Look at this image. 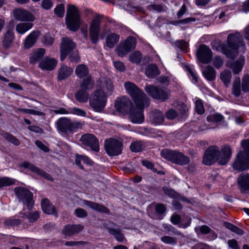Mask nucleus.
Wrapping results in <instances>:
<instances>
[{
    "mask_svg": "<svg viewBox=\"0 0 249 249\" xmlns=\"http://www.w3.org/2000/svg\"><path fill=\"white\" fill-rule=\"evenodd\" d=\"M110 234L113 235L115 239L119 242H123L124 237L123 233L120 232L119 229H115V230H111Z\"/></svg>",
    "mask_w": 249,
    "mask_h": 249,
    "instance_id": "obj_47",
    "label": "nucleus"
},
{
    "mask_svg": "<svg viewBox=\"0 0 249 249\" xmlns=\"http://www.w3.org/2000/svg\"><path fill=\"white\" fill-rule=\"evenodd\" d=\"M83 203L89 207V208L95 210L97 211L106 212L107 213L108 212V209L103 206H101L96 203H94L93 202H91L88 200H84L83 201Z\"/></svg>",
    "mask_w": 249,
    "mask_h": 249,
    "instance_id": "obj_35",
    "label": "nucleus"
},
{
    "mask_svg": "<svg viewBox=\"0 0 249 249\" xmlns=\"http://www.w3.org/2000/svg\"><path fill=\"white\" fill-rule=\"evenodd\" d=\"M195 110L198 114H202L204 112V108L202 101L198 99L195 104Z\"/></svg>",
    "mask_w": 249,
    "mask_h": 249,
    "instance_id": "obj_49",
    "label": "nucleus"
},
{
    "mask_svg": "<svg viewBox=\"0 0 249 249\" xmlns=\"http://www.w3.org/2000/svg\"><path fill=\"white\" fill-rule=\"evenodd\" d=\"M75 46L76 45L75 43L73 42L70 38L68 37L63 38L62 39L60 47L61 60L63 61L68 54L69 53Z\"/></svg>",
    "mask_w": 249,
    "mask_h": 249,
    "instance_id": "obj_15",
    "label": "nucleus"
},
{
    "mask_svg": "<svg viewBox=\"0 0 249 249\" xmlns=\"http://www.w3.org/2000/svg\"><path fill=\"white\" fill-rule=\"evenodd\" d=\"M80 141L83 145L89 147L92 151L96 152L99 151L98 140L93 134H84L81 136Z\"/></svg>",
    "mask_w": 249,
    "mask_h": 249,
    "instance_id": "obj_13",
    "label": "nucleus"
},
{
    "mask_svg": "<svg viewBox=\"0 0 249 249\" xmlns=\"http://www.w3.org/2000/svg\"><path fill=\"white\" fill-rule=\"evenodd\" d=\"M241 145L244 150L238 153L233 163V168L239 171L249 168V139L242 140Z\"/></svg>",
    "mask_w": 249,
    "mask_h": 249,
    "instance_id": "obj_3",
    "label": "nucleus"
},
{
    "mask_svg": "<svg viewBox=\"0 0 249 249\" xmlns=\"http://www.w3.org/2000/svg\"><path fill=\"white\" fill-rule=\"evenodd\" d=\"M142 143L141 141H136L131 143L130 149L133 152H138L142 149Z\"/></svg>",
    "mask_w": 249,
    "mask_h": 249,
    "instance_id": "obj_45",
    "label": "nucleus"
},
{
    "mask_svg": "<svg viewBox=\"0 0 249 249\" xmlns=\"http://www.w3.org/2000/svg\"><path fill=\"white\" fill-rule=\"evenodd\" d=\"M189 162L190 159L189 157L186 156L182 153L176 151L173 163L180 165H184L188 164Z\"/></svg>",
    "mask_w": 249,
    "mask_h": 249,
    "instance_id": "obj_26",
    "label": "nucleus"
},
{
    "mask_svg": "<svg viewBox=\"0 0 249 249\" xmlns=\"http://www.w3.org/2000/svg\"><path fill=\"white\" fill-rule=\"evenodd\" d=\"M145 91L153 98L164 102L168 100L170 95V91L153 85H149L145 87Z\"/></svg>",
    "mask_w": 249,
    "mask_h": 249,
    "instance_id": "obj_8",
    "label": "nucleus"
},
{
    "mask_svg": "<svg viewBox=\"0 0 249 249\" xmlns=\"http://www.w3.org/2000/svg\"><path fill=\"white\" fill-rule=\"evenodd\" d=\"M242 89L244 92L249 91V75H244L242 81Z\"/></svg>",
    "mask_w": 249,
    "mask_h": 249,
    "instance_id": "obj_48",
    "label": "nucleus"
},
{
    "mask_svg": "<svg viewBox=\"0 0 249 249\" xmlns=\"http://www.w3.org/2000/svg\"><path fill=\"white\" fill-rule=\"evenodd\" d=\"M213 64L216 68H220L223 64V60L219 56H215L213 59Z\"/></svg>",
    "mask_w": 249,
    "mask_h": 249,
    "instance_id": "obj_62",
    "label": "nucleus"
},
{
    "mask_svg": "<svg viewBox=\"0 0 249 249\" xmlns=\"http://www.w3.org/2000/svg\"><path fill=\"white\" fill-rule=\"evenodd\" d=\"M237 183L242 192L249 190V174H241L237 178Z\"/></svg>",
    "mask_w": 249,
    "mask_h": 249,
    "instance_id": "obj_23",
    "label": "nucleus"
},
{
    "mask_svg": "<svg viewBox=\"0 0 249 249\" xmlns=\"http://www.w3.org/2000/svg\"><path fill=\"white\" fill-rule=\"evenodd\" d=\"M4 223L8 226H17L21 223V220L19 219L9 218L5 219Z\"/></svg>",
    "mask_w": 249,
    "mask_h": 249,
    "instance_id": "obj_55",
    "label": "nucleus"
},
{
    "mask_svg": "<svg viewBox=\"0 0 249 249\" xmlns=\"http://www.w3.org/2000/svg\"><path fill=\"white\" fill-rule=\"evenodd\" d=\"M176 151L165 149L160 152V155L162 158L173 162Z\"/></svg>",
    "mask_w": 249,
    "mask_h": 249,
    "instance_id": "obj_44",
    "label": "nucleus"
},
{
    "mask_svg": "<svg viewBox=\"0 0 249 249\" xmlns=\"http://www.w3.org/2000/svg\"><path fill=\"white\" fill-rule=\"evenodd\" d=\"M15 36L13 32L8 30L4 35L2 41L3 47L7 49L11 47L14 39Z\"/></svg>",
    "mask_w": 249,
    "mask_h": 249,
    "instance_id": "obj_29",
    "label": "nucleus"
},
{
    "mask_svg": "<svg viewBox=\"0 0 249 249\" xmlns=\"http://www.w3.org/2000/svg\"><path fill=\"white\" fill-rule=\"evenodd\" d=\"M75 73L76 75L80 79L90 75L89 68L85 64L77 65L75 70Z\"/></svg>",
    "mask_w": 249,
    "mask_h": 249,
    "instance_id": "obj_27",
    "label": "nucleus"
},
{
    "mask_svg": "<svg viewBox=\"0 0 249 249\" xmlns=\"http://www.w3.org/2000/svg\"><path fill=\"white\" fill-rule=\"evenodd\" d=\"M55 14L59 17H62L64 15L65 8L63 4H59L56 6L54 10Z\"/></svg>",
    "mask_w": 249,
    "mask_h": 249,
    "instance_id": "obj_54",
    "label": "nucleus"
},
{
    "mask_svg": "<svg viewBox=\"0 0 249 249\" xmlns=\"http://www.w3.org/2000/svg\"><path fill=\"white\" fill-rule=\"evenodd\" d=\"M123 144L121 141L114 138L107 139L105 142V148L109 156H117L122 153Z\"/></svg>",
    "mask_w": 249,
    "mask_h": 249,
    "instance_id": "obj_11",
    "label": "nucleus"
},
{
    "mask_svg": "<svg viewBox=\"0 0 249 249\" xmlns=\"http://www.w3.org/2000/svg\"><path fill=\"white\" fill-rule=\"evenodd\" d=\"M73 71L72 68L65 65H61L58 71V80H62L67 78L72 73Z\"/></svg>",
    "mask_w": 249,
    "mask_h": 249,
    "instance_id": "obj_25",
    "label": "nucleus"
},
{
    "mask_svg": "<svg viewBox=\"0 0 249 249\" xmlns=\"http://www.w3.org/2000/svg\"><path fill=\"white\" fill-rule=\"evenodd\" d=\"M149 103H142V106H136L130 109L129 118L130 121L134 124H141L143 122L144 117L143 110L145 107H147Z\"/></svg>",
    "mask_w": 249,
    "mask_h": 249,
    "instance_id": "obj_12",
    "label": "nucleus"
},
{
    "mask_svg": "<svg viewBox=\"0 0 249 249\" xmlns=\"http://www.w3.org/2000/svg\"><path fill=\"white\" fill-rule=\"evenodd\" d=\"M33 26V24L31 22L20 23L16 27V31L19 34L23 35Z\"/></svg>",
    "mask_w": 249,
    "mask_h": 249,
    "instance_id": "obj_33",
    "label": "nucleus"
},
{
    "mask_svg": "<svg viewBox=\"0 0 249 249\" xmlns=\"http://www.w3.org/2000/svg\"><path fill=\"white\" fill-rule=\"evenodd\" d=\"M155 211L158 214H163L166 211L165 206L163 204H158L155 206Z\"/></svg>",
    "mask_w": 249,
    "mask_h": 249,
    "instance_id": "obj_64",
    "label": "nucleus"
},
{
    "mask_svg": "<svg viewBox=\"0 0 249 249\" xmlns=\"http://www.w3.org/2000/svg\"><path fill=\"white\" fill-rule=\"evenodd\" d=\"M228 47L223 48L222 51L228 57L234 59L237 55L238 49L244 52L245 50V43L241 34L236 32L231 34L227 37Z\"/></svg>",
    "mask_w": 249,
    "mask_h": 249,
    "instance_id": "obj_2",
    "label": "nucleus"
},
{
    "mask_svg": "<svg viewBox=\"0 0 249 249\" xmlns=\"http://www.w3.org/2000/svg\"><path fill=\"white\" fill-rule=\"evenodd\" d=\"M3 136L7 141L16 146H18L20 144L19 140L10 133H4Z\"/></svg>",
    "mask_w": 249,
    "mask_h": 249,
    "instance_id": "obj_46",
    "label": "nucleus"
},
{
    "mask_svg": "<svg viewBox=\"0 0 249 249\" xmlns=\"http://www.w3.org/2000/svg\"><path fill=\"white\" fill-rule=\"evenodd\" d=\"M102 90L106 91V95H111L113 90V86L111 81L109 79L105 80L102 85Z\"/></svg>",
    "mask_w": 249,
    "mask_h": 249,
    "instance_id": "obj_41",
    "label": "nucleus"
},
{
    "mask_svg": "<svg viewBox=\"0 0 249 249\" xmlns=\"http://www.w3.org/2000/svg\"><path fill=\"white\" fill-rule=\"evenodd\" d=\"M178 113L173 109L168 110L165 113L166 118L170 120H173L176 118Z\"/></svg>",
    "mask_w": 249,
    "mask_h": 249,
    "instance_id": "obj_61",
    "label": "nucleus"
},
{
    "mask_svg": "<svg viewBox=\"0 0 249 249\" xmlns=\"http://www.w3.org/2000/svg\"><path fill=\"white\" fill-rule=\"evenodd\" d=\"M57 61L54 59L46 57L40 61L39 67L43 70L51 71L55 67Z\"/></svg>",
    "mask_w": 249,
    "mask_h": 249,
    "instance_id": "obj_22",
    "label": "nucleus"
},
{
    "mask_svg": "<svg viewBox=\"0 0 249 249\" xmlns=\"http://www.w3.org/2000/svg\"><path fill=\"white\" fill-rule=\"evenodd\" d=\"M70 113H72L81 116H85L86 115V113L84 110L77 107L70 109Z\"/></svg>",
    "mask_w": 249,
    "mask_h": 249,
    "instance_id": "obj_60",
    "label": "nucleus"
},
{
    "mask_svg": "<svg viewBox=\"0 0 249 249\" xmlns=\"http://www.w3.org/2000/svg\"><path fill=\"white\" fill-rule=\"evenodd\" d=\"M113 65L115 69L120 71L123 72L125 71V67L124 64L121 61H116L113 62Z\"/></svg>",
    "mask_w": 249,
    "mask_h": 249,
    "instance_id": "obj_59",
    "label": "nucleus"
},
{
    "mask_svg": "<svg viewBox=\"0 0 249 249\" xmlns=\"http://www.w3.org/2000/svg\"><path fill=\"white\" fill-rule=\"evenodd\" d=\"M119 40V36L115 34L111 33L106 38V45L109 48H113Z\"/></svg>",
    "mask_w": 249,
    "mask_h": 249,
    "instance_id": "obj_32",
    "label": "nucleus"
},
{
    "mask_svg": "<svg viewBox=\"0 0 249 249\" xmlns=\"http://www.w3.org/2000/svg\"><path fill=\"white\" fill-rule=\"evenodd\" d=\"M124 88L128 94L132 97L136 106H141L142 103H149L150 100L146 95L135 84L126 82Z\"/></svg>",
    "mask_w": 249,
    "mask_h": 249,
    "instance_id": "obj_4",
    "label": "nucleus"
},
{
    "mask_svg": "<svg viewBox=\"0 0 249 249\" xmlns=\"http://www.w3.org/2000/svg\"><path fill=\"white\" fill-rule=\"evenodd\" d=\"M30 222H34L36 221L39 217V213L38 212L31 213L26 215Z\"/></svg>",
    "mask_w": 249,
    "mask_h": 249,
    "instance_id": "obj_57",
    "label": "nucleus"
},
{
    "mask_svg": "<svg viewBox=\"0 0 249 249\" xmlns=\"http://www.w3.org/2000/svg\"><path fill=\"white\" fill-rule=\"evenodd\" d=\"M41 207L43 211L48 214H53L57 216L55 207L50 203L49 200L45 198L42 200Z\"/></svg>",
    "mask_w": 249,
    "mask_h": 249,
    "instance_id": "obj_24",
    "label": "nucleus"
},
{
    "mask_svg": "<svg viewBox=\"0 0 249 249\" xmlns=\"http://www.w3.org/2000/svg\"><path fill=\"white\" fill-rule=\"evenodd\" d=\"M241 92V80L239 77H236L232 84V93L236 97H239Z\"/></svg>",
    "mask_w": 249,
    "mask_h": 249,
    "instance_id": "obj_37",
    "label": "nucleus"
},
{
    "mask_svg": "<svg viewBox=\"0 0 249 249\" xmlns=\"http://www.w3.org/2000/svg\"><path fill=\"white\" fill-rule=\"evenodd\" d=\"M19 166L22 167L25 169H28L32 172L35 173L49 180L53 181V178L50 175L39 169L38 167L36 166L29 161H24L22 163H20L19 164Z\"/></svg>",
    "mask_w": 249,
    "mask_h": 249,
    "instance_id": "obj_17",
    "label": "nucleus"
},
{
    "mask_svg": "<svg viewBox=\"0 0 249 249\" xmlns=\"http://www.w3.org/2000/svg\"><path fill=\"white\" fill-rule=\"evenodd\" d=\"M40 35V33L38 31H34L31 32L24 40L23 43L24 48L28 49L32 47Z\"/></svg>",
    "mask_w": 249,
    "mask_h": 249,
    "instance_id": "obj_21",
    "label": "nucleus"
},
{
    "mask_svg": "<svg viewBox=\"0 0 249 249\" xmlns=\"http://www.w3.org/2000/svg\"><path fill=\"white\" fill-rule=\"evenodd\" d=\"M148 7L150 10H153L158 12L164 11V6L160 4H151Z\"/></svg>",
    "mask_w": 249,
    "mask_h": 249,
    "instance_id": "obj_63",
    "label": "nucleus"
},
{
    "mask_svg": "<svg viewBox=\"0 0 249 249\" xmlns=\"http://www.w3.org/2000/svg\"><path fill=\"white\" fill-rule=\"evenodd\" d=\"M81 161L87 164H91L92 161L88 157L84 155H77L76 156L75 163L81 169L83 170L84 167L81 164Z\"/></svg>",
    "mask_w": 249,
    "mask_h": 249,
    "instance_id": "obj_36",
    "label": "nucleus"
},
{
    "mask_svg": "<svg viewBox=\"0 0 249 249\" xmlns=\"http://www.w3.org/2000/svg\"><path fill=\"white\" fill-rule=\"evenodd\" d=\"M136 44V38L133 36H129L117 46L116 49L117 54L120 57L125 56L128 52L135 48Z\"/></svg>",
    "mask_w": 249,
    "mask_h": 249,
    "instance_id": "obj_9",
    "label": "nucleus"
},
{
    "mask_svg": "<svg viewBox=\"0 0 249 249\" xmlns=\"http://www.w3.org/2000/svg\"><path fill=\"white\" fill-rule=\"evenodd\" d=\"M93 81L92 80L91 76L90 75L85 77L80 84V87L84 90H90L92 89Z\"/></svg>",
    "mask_w": 249,
    "mask_h": 249,
    "instance_id": "obj_39",
    "label": "nucleus"
},
{
    "mask_svg": "<svg viewBox=\"0 0 249 249\" xmlns=\"http://www.w3.org/2000/svg\"><path fill=\"white\" fill-rule=\"evenodd\" d=\"M84 229V226L81 224L67 225L64 227L62 233L66 236H71L78 234Z\"/></svg>",
    "mask_w": 249,
    "mask_h": 249,
    "instance_id": "obj_20",
    "label": "nucleus"
},
{
    "mask_svg": "<svg viewBox=\"0 0 249 249\" xmlns=\"http://www.w3.org/2000/svg\"><path fill=\"white\" fill-rule=\"evenodd\" d=\"M202 73L205 77L209 81H212L215 78V71L212 67H207L203 70Z\"/></svg>",
    "mask_w": 249,
    "mask_h": 249,
    "instance_id": "obj_38",
    "label": "nucleus"
},
{
    "mask_svg": "<svg viewBox=\"0 0 249 249\" xmlns=\"http://www.w3.org/2000/svg\"><path fill=\"white\" fill-rule=\"evenodd\" d=\"M14 192L19 200L24 203L28 209L30 210L33 207L34 204L33 196L32 193L29 190L23 187H17L14 189Z\"/></svg>",
    "mask_w": 249,
    "mask_h": 249,
    "instance_id": "obj_10",
    "label": "nucleus"
},
{
    "mask_svg": "<svg viewBox=\"0 0 249 249\" xmlns=\"http://www.w3.org/2000/svg\"><path fill=\"white\" fill-rule=\"evenodd\" d=\"M231 154V149L229 145L224 146L221 151L217 146H211L204 153L203 163L210 165L218 160L220 164L225 165L230 160Z\"/></svg>",
    "mask_w": 249,
    "mask_h": 249,
    "instance_id": "obj_1",
    "label": "nucleus"
},
{
    "mask_svg": "<svg viewBox=\"0 0 249 249\" xmlns=\"http://www.w3.org/2000/svg\"><path fill=\"white\" fill-rule=\"evenodd\" d=\"M224 117L220 114L216 113L207 117V120L209 122H219L223 119Z\"/></svg>",
    "mask_w": 249,
    "mask_h": 249,
    "instance_id": "obj_53",
    "label": "nucleus"
},
{
    "mask_svg": "<svg viewBox=\"0 0 249 249\" xmlns=\"http://www.w3.org/2000/svg\"><path fill=\"white\" fill-rule=\"evenodd\" d=\"M56 124L58 132L64 134H68L81 128L83 125L80 122H72L66 117L59 119L57 121Z\"/></svg>",
    "mask_w": 249,
    "mask_h": 249,
    "instance_id": "obj_6",
    "label": "nucleus"
},
{
    "mask_svg": "<svg viewBox=\"0 0 249 249\" xmlns=\"http://www.w3.org/2000/svg\"><path fill=\"white\" fill-rule=\"evenodd\" d=\"M74 213L79 218H85L88 215L87 212L82 208L75 209Z\"/></svg>",
    "mask_w": 249,
    "mask_h": 249,
    "instance_id": "obj_58",
    "label": "nucleus"
},
{
    "mask_svg": "<svg viewBox=\"0 0 249 249\" xmlns=\"http://www.w3.org/2000/svg\"><path fill=\"white\" fill-rule=\"evenodd\" d=\"M231 78V73L230 70H225L220 74V79L226 86L230 83Z\"/></svg>",
    "mask_w": 249,
    "mask_h": 249,
    "instance_id": "obj_43",
    "label": "nucleus"
},
{
    "mask_svg": "<svg viewBox=\"0 0 249 249\" xmlns=\"http://www.w3.org/2000/svg\"><path fill=\"white\" fill-rule=\"evenodd\" d=\"M13 14L15 18L18 20L33 21L35 20V17L31 13L21 8L15 9Z\"/></svg>",
    "mask_w": 249,
    "mask_h": 249,
    "instance_id": "obj_19",
    "label": "nucleus"
},
{
    "mask_svg": "<svg viewBox=\"0 0 249 249\" xmlns=\"http://www.w3.org/2000/svg\"><path fill=\"white\" fill-rule=\"evenodd\" d=\"M107 95L102 90L97 89L92 94L89 105L97 112H101L107 103Z\"/></svg>",
    "mask_w": 249,
    "mask_h": 249,
    "instance_id": "obj_7",
    "label": "nucleus"
},
{
    "mask_svg": "<svg viewBox=\"0 0 249 249\" xmlns=\"http://www.w3.org/2000/svg\"><path fill=\"white\" fill-rule=\"evenodd\" d=\"M161 240L162 242L171 245H176L177 243V239L176 238L169 236H164L161 238Z\"/></svg>",
    "mask_w": 249,
    "mask_h": 249,
    "instance_id": "obj_50",
    "label": "nucleus"
},
{
    "mask_svg": "<svg viewBox=\"0 0 249 249\" xmlns=\"http://www.w3.org/2000/svg\"><path fill=\"white\" fill-rule=\"evenodd\" d=\"M115 107L117 110L121 112H129L130 109L134 107L131 101L126 97L118 98L115 103Z\"/></svg>",
    "mask_w": 249,
    "mask_h": 249,
    "instance_id": "obj_18",
    "label": "nucleus"
},
{
    "mask_svg": "<svg viewBox=\"0 0 249 249\" xmlns=\"http://www.w3.org/2000/svg\"><path fill=\"white\" fill-rule=\"evenodd\" d=\"M76 99L80 103L86 102L89 98V94L86 90H79L75 94Z\"/></svg>",
    "mask_w": 249,
    "mask_h": 249,
    "instance_id": "obj_40",
    "label": "nucleus"
},
{
    "mask_svg": "<svg viewBox=\"0 0 249 249\" xmlns=\"http://www.w3.org/2000/svg\"><path fill=\"white\" fill-rule=\"evenodd\" d=\"M100 19L98 17L94 18L90 23L89 31V36L92 43H96L98 40L99 34L100 31Z\"/></svg>",
    "mask_w": 249,
    "mask_h": 249,
    "instance_id": "obj_16",
    "label": "nucleus"
},
{
    "mask_svg": "<svg viewBox=\"0 0 249 249\" xmlns=\"http://www.w3.org/2000/svg\"><path fill=\"white\" fill-rule=\"evenodd\" d=\"M244 57L240 56L236 61L232 63L230 67L232 70L233 73L238 74L241 71L244 64Z\"/></svg>",
    "mask_w": 249,
    "mask_h": 249,
    "instance_id": "obj_28",
    "label": "nucleus"
},
{
    "mask_svg": "<svg viewBox=\"0 0 249 249\" xmlns=\"http://www.w3.org/2000/svg\"><path fill=\"white\" fill-rule=\"evenodd\" d=\"M145 73L150 78H153L160 73L158 67L155 64H149L145 69Z\"/></svg>",
    "mask_w": 249,
    "mask_h": 249,
    "instance_id": "obj_31",
    "label": "nucleus"
},
{
    "mask_svg": "<svg viewBox=\"0 0 249 249\" xmlns=\"http://www.w3.org/2000/svg\"><path fill=\"white\" fill-rule=\"evenodd\" d=\"M70 61L77 63L80 61V56L77 51L72 52L69 56Z\"/></svg>",
    "mask_w": 249,
    "mask_h": 249,
    "instance_id": "obj_56",
    "label": "nucleus"
},
{
    "mask_svg": "<svg viewBox=\"0 0 249 249\" xmlns=\"http://www.w3.org/2000/svg\"><path fill=\"white\" fill-rule=\"evenodd\" d=\"M14 183V181L13 179L7 178L4 177L0 178V188L9 186Z\"/></svg>",
    "mask_w": 249,
    "mask_h": 249,
    "instance_id": "obj_52",
    "label": "nucleus"
},
{
    "mask_svg": "<svg viewBox=\"0 0 249 249\" xmlns=\"http://www.w3.org/2000/svg\"><path fill=\"white\" fill-rule=\"evenodd\" d=\"M142 53L139 51H135L129 55V60L136 64H139L142 60Z\"/></svg>",
    "mask_w": 249,
    "mask_h": 249,
    "instance_id": "obj_42",
    "label": "nucleus"
},
{
    "mask_svg": "<svg viewBox=\"0 0 249 249\" xmlns=\"http://www.w3.org/2000/svg\"><path fill=\"white\" fill-rule=\"evenodd\" d=\"M197 57L202 63H208L212 59L213 54L211 49L205 45H201L197 50Z\"/></svg>",
    "mask_w": 249,
    "mask_h": 249,
    "instance_id": "obj_14",
    "label": "nucleus"
},
{
    "mask_svg": "<svg viewBox=\"0 0 249 249\" xmlns=\"http://www.w3.org/2000/svg\"><path fill=\"white\" fill-rule=\"evenodd\" d=\"M18 110L20 112H23L25 113L34 114L38 116H42L44 115V113L41 111L36 110L32 109H26V108H18Z\"/></svg>",
    "mask_w": 249,
    "mask_h": 249,
    "instance_id": "obj_51",
    "label": "nucleus"
},
{
    "mask_svg": "<svg viewBox=\"0 0 249 249\" xmlns=\"http://www.w3.org/2000/svg\"><path fill=\"white\" fill-rule=\"evenodd\" d=\"M151 119L153 123L160 124L164 120V114L159 110H155L152 113Z\"/></svg>",
    "mask_w": 249,
    "mask_h": 249,
    "instance_id": "obj_34",
    "label": "nucleus"
},
{
    "mask_svg": "<svg viewBox=\"0 0 249 249\" xmlns=\"http://www.w3.org/2000/svg\"><path fill=\"white\" fill-rule=\"evenodd\" d=\"M66 22L68 29L76 31L81 24V18L78 8L74 5H68L66 17Z\"/></svg>",
    "mask_w": 249,
    "mask_h": 249,
    "instance_id": "obj_5",
    "label": "nucleus"
},
{
    "mask_svg": "<svg viewBox=\"0 0 249 249\" xmlns=\"http://www.w3.org/2000/svg\"><path fill=\"white\" fill-rule=\"evenodd\" d=\"M45 49L39 48L33 52L30 57V62L31 63H35L39 60L44 55Z\"/></svg>",
    "mask_w": 249,
    "mask_h": 249,
    "instance_id": "obj_30",
    "label": "nucleus"
}]
</instances>
